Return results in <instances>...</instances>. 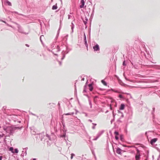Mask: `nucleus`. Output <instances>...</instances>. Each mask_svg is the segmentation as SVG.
I'll use <instances>...</instances> for the list:
<instances>
[{
	"instance_id": "obj_29",
	"label": "nucleus",
	"mask_w": 160,
	"mask_h": 160,
	"mask_svg": "<svg viewBox=\"0 0 160 160\" xmlns=\"http://www.w3.org/2000/svg\"><path fill=\"white\" fill-rule=\"evenodd\" d=\"M57 52H59L60 51V47L58 45L57 47Z\"/></svg>"
},
{
	"instance_id": "obj_8",
	"label": "nucleus",
	"mask_w": 160,
	"mask_h": 160,
	"mask_svg": "<svg viewBox=\"0 0 160 160\" xmlns=\"http://www.w3.org/2000/svg\"><path fill=\"white\" fill-rule=\"evenodd\" d=\"M85 2L84 0H81L80 2V5L79 7L81 8H83L84 7Z\"/></svg>"
},
{
	"instance_id": "obj_42",
	"label": "nucleus",
	"mask_w": 160,
	"mask_h": 160,
	"mask_svg": "<svg viewBox=\"0 0 160 160\" xmlns=\"http://www.w3.org/2000/svg\"><path fill=\"white\" fill-rule=\"evenodd\" d=\"M123 94H127V95H130V98H132V96H131V94H130V93H124V92H123Z\"/></svg>"
},
{
	"instance_id": "obj_5",
	"label": "nucleus",
	"mask_w": 160,
	"mask_h": 160,
	"mask_svg": "<svg viewBox=\"0 0 160 160\" xmlns=\"http://www.w3.org/2000/svg\"><path fill=\"white\" fill-rule=\"evenodd\" d=\"M60 27L59 28V29H58V32L59 31V30L60 29V26H61V21H62V20L63 19L62 18L61 19V16H62V15H64V11L63 10H61L60 11Z\"/></svg>"
},
{
	"instance_id": "obj_25",
	"label": "nucleus",
	"mask_w": 160,
	"mask_h": 160,
	"mask_svg": "<svg viewBox=\"0 0 160 160\" xmlns=\"http://www.w3.org/2000/svg\"><path fill=\"white\" fill-rule=\"evenodd\" d=\"M94 8H93L92 12V13L91 15V17H90L91 18L92 17H93V16L94 15Z\"/></svg>"
},
{
	"instance_id": "obj_26",
	"label": "nucleus",
	"mask_w": 160,
	"mask_h": 160,
	"mask_svg": "<svg viewBox=\"0 0 160 160\" xmlns=\"http://www.w3.org/2000/svg\"><path fill=\"white\" fill-rule=\"evenodd\" d=\"M113 91L116 93H123V92H120L118 90H113Z\"/></svg>"
},
{
	"instance_id": "obj_20",
	"label": "nucleus",
	"mask_w": 160,
	"mask_h": 160,
	"mask_svg": "<svg viewBox=\"0 0 160 160\" xmlns=\"http://www.w3.org/2000/svg\"><path fill=\"white\" fill-rule=\"evenodd\" d=\"M84 44L86 47L88 48V44L87 42V40L86 39H84Z\"/></svg>"
},
{
	"instance_id": "obj_19",
	"label": "nucleus",
	"mask_w": 160,
	"mask_h": 160,
	"mask_svg": "<svg viewBox=\"0 0 160 160\" xmlns=\"http://www.w3.org/2000/svg\"><path fill=\"white\" fill-rule=\"evenodd\" d=\"M120 139L121 141H123V135L121 134L120 136Z\"/></svg>"
},
{
	"instance_id": "obj_48",
	"label": "nucleus",
	"mask_w": 160,
	"mask_h": 160,
	"mask_svg": "<svg viewBox=\"0 0 160 160\" xmlns=\"http://www.w3.org/2000/svg\"><path fill=\"white\" fill-rule=\"evenodd\" d=\"M6 106H3L2 107V110H3V109H4V110H6Z\"/></svg>"
},
{
	"instance_id": "obj_10",
	"label": "nucleus",
	"mask_w": 160,
	"mask_h": 160,
	"mask_svg": "<svg viewBox=\"0 0 160 160\" xmlns=\"http://www.w3.org/2000/svg\"><path fill=\"white\" fill-rule=\"evenodd\" d=\"M125 107V104L123 103H122L121 104L119 109L120 110H123L124 109Z\"/></svg>"
},
{
	"instance_id": "obj_50",
	"label": "nucleus",
	"mask_w": 160,
	"mask_h": 160,
	"mask_svg": "<svg viewBox=\"0 0 160 160\" xmlns=\"http://www.w3.org/2000/svg\"><path fill=\"white\" fill-rule=\"evenodd\" d=\"M58 62H59V64L60 65H62V62L61 61H58Z\"/></svg>"
},
{
	"instance_id": "obj_60",
	"label": "nucleus",
	"mask_w": 160,
	"mask_h": 160,
	"mask_svg": "<svg viewBox=\"0 0 160 160\" xmlns=\"http://www.w3.org/2000/svg\"><path fill=\"white\" fill-rule=\"evenodd\" d=\"M2 156H0V160H2Z\"/></svg>"
},
{
	"instance_id": "obj_3",
	"label": "nucleus",
	"mask_w": 160,
	"mask_h": 160,
	"mask_svg": "<svg viewBox=\"0 0 160 160\" xmlns=\"http://www.w3.org/2000/svg\"><path fill=\"white\" fill-rule=\"evenodd\" d=\"M66 51H64V50H63L61 53V55H62V57L61 59V60H62L65 58L66 54L68 53L71 50V49H70L68 48V46H66Z\"/></svg>"
},
{
	"instance_id": "obj_21",
	"label": "nucleus",
	"mask_w": 160,
	"mask_h": 160,
	"mask_svg": "<svg viewBox=\"0 0 160 160\" xmlns=\"http://www.w3.org/2000/svg\"><path fill=\"white\" fill-rule=\"evenodd\" d=\"M18 152V148H15L14 149V152H13V153H17Z\"/></svg>"
},
{
	"instance_id": "obj_24",
	"label": "nucleus",
	"mask_w": 160,
	"mask_h": 160,
	"mask_svg": "<svg viewBox=\"0 0 160 160\" xmlns=\"http://www.w3.org/2000/svg\"><path fill=\"white\" fill-rule=\"evenodd\" d=\"M8 128V127L7 126H3L2 127V128H3V129L5 131V132H6L7 130V128Z\"/></svg>"
},
{
	"instance_id": "obj_53",
	"label": "nucleus",
	"mask_w": 160,
	"mask_h": 160,
	"mask_svg": "<svg viewBox=\"0 0 160 160\" xmlns=\"http://www.w3.org/2000/svg\"><path fill=\"white\" fill-rule=\"evenodd\" d=\"M65 135H66V133H65L63 135H62L61 137H63V138H64V137H65Z\"/></svg>"
},
{
	"instance_id": "obj_54",
	"label": "nucleus",
	"mask_w": 160,
	"mask_h": 160,
	"mask_svg": "<svg viewBox=\"0 0 160 160\" xmlns=\"http://www.w3.org/2000/svg\"><path fill=\"white\" fill-rule=\"evenodd\" d=\"M84 95H85V96H87L88 98H88H89V97L88 96V95L85 94H84Z\"/></svg>"
},
{
	"instance_id": "obj_12",
	"label": "nucleus",
	"mask_w": 160,
	"mask_h": 160,
	"mask_svg": "<svg viewBox=\"0 0 160 160\" xmlns=\"http://www.w3.org/2000/svg\"><path fill=\"white\" fill-rule=\"evenodd\" d=\"M104 132V130H102V131L99 132L97 134V136L99 138L101 136V135Z\"/></svg>"
},
{
	"instance_id": "obj_22",
	"label": "nucleus",
	"mask_w": 160,
	"mask_h": 160,
	"mask_svg": "<svg viewBox=\"0 0 160 160\" xmlns=\"http://www.w3.org/2000/svg\"><path fill=\"white\" fill-rule=\"evenodd\" d=\"M61 122L62 124V125H63V128L64 129H65V124L64 122V121L63 120H62V121H61Z\"/></svg>"
},
{
	"instance_id": "obj_40",
	"label": "nucleus",
	"mask_w": 160,
	"mask_h": 160,
	"mask_svg": "<svg viewBox=\"0 0 160 160\" xmlns=\"http://www.w3.org/2000/svg\"><path fill=\"white\" fill-rule=\"evenodd\" d=\"M4 135H5V134L4 133H2V134H0V138L1 137H3L4 136Z\"/></svg>"
},
{
	"instance_id": "obj_49",
	"label": "nucleus",
	"mask_w": 160,
	"mask_h": 160,
	"mask_svg": "<svg viewBox=\"0 0 160 160\" xmlns=\"http://www.w3.org/2000/svg\"><path fill=\"white\" fill-rule=\"evenodd\" d=\"M86 39V36L85 33H84V39Z\"/></svg>"
},
{
	"instance_id": "obj_31",
	"label": "nucleus",
	"mask_w": 160,
	"mask_h": 160,
	"mask_svg": "<svg viewBox=\"0 0 160 160\" xmlns=\"http://www.w3.org/2000/svg\"><path fill=\"white\" fill-rule=\"evenodd\" d=\"M75 156V154L74 153H72L71 154V158H70L71 159H72L73 158V156Z\"/></svg>"
},
{
	"instance_id": "obj_39",
	"label": "nucleus",
	"mask_w": 160,
	"mask_h": 160,
	"mask_svg": "<svg viewBox=\"0 0 160 160\" xmlns=\"http://www.w3.org/2000/svg\"><path fill=\"white\" fill-rule=\"evenodd\" d=\"M42 37H44V36L43 35H42L40 37V41L42 42V41L41 39V38H42Z\"/></svg>"
},
{
	"instance_id": "obj_33",
	"label": "nucleus",
	"mask_w": 160,
	"mask_h": 160,
	"mask_svg": "<svg viewBox=\"0 0 160 160\" xmlns=\"http://www.w3.org/2000/svg\"><path fill=\"white\" fill-rule=\"evenodd\" d=\"M122 65L124 66H126V61L125 60H124L122 62Z\"/></svg>"
},
{
	"instance_id": "obj_46",
	"label": "nucleus",
	"mask_w": 160,
	"mask_h": 160,
	"mask_svg": "<svg viewBox=\"0 0 160 160\" xmlns=\"http://www.w3.org/2000/svg\"><path fill=\"white\" fill-rule=\"evenodd\" d=\"M47 144L48 145V146H50L51 144L49 142V141H47Z\"/></svg>"
},
{
	"instance_id": "obj_16",
	"label": "nucleus",
	"mask_w": 160,
	"mask_h": 160,
	"mask_svg": "<svg viewBox=\"0 0 160 160\" xmlns=\"http://www.w3.org/2000/svg\"><path fill=\"white\" fill-rule=\"evenodd\" d=\"M5 3L6 4H8V5L9 6H12V4H11V2H9L8 0H6L5 2Z\"/></svg>"
},
{
	"instance_id": "obj_30",
	"label": "nucleus",
	"mask_w": 160,
	"mask_h": 160,
	"mask_svg": "<svg viewBox=\"0 0 160 160\" xmlns=\"http://www.w3.org/2000/svg\"><path fill=\"white\" fill-rule=\"evenodd\" d=\"M51 52L53 53L56 56H58V54H55V53H54V48L52 49L51 51Z\"/></svg>"
},
{
	"instance_id": "obj_28",
	"label": "nucleus",
	"mask_w": 160,
	"mask_h": 160,
	"mask_svg": "<svg viewBox=\"0 0 160 160\" xmlns=\"http://www.w3.org/2000/svg\"><path fill=\"white\" fill-rule=\"evenodd\" d=\"M114 134L115 135V136H118L119 135V132L117 131H115L114 132Z\"/></svg>"
},
{
	"instance_id": "obj_11",
	"label": "nucleus",
	"mask_w": 160,
	"mask_h": 160,
	"mask_svg": "<svg viewBox=\"0 0 160 160\" xmlns=\"http://www.w3.org/2000/svg\"><path fill=\"white\" fill-rule=\"evenodd\" d=\"M88 87L89 90L90 91H92L93 89V84L90 83L88 85Z\"/></svg>"
},
{
	"instance_id": "obj_7",
	"label": "nucleus",
	"mask_w": 160,
	"mask_h": 160,
	"mask_svg": "<svg viewBox=\"0 0 160 160\" xmlns=\"http://www.w3.org/2000/svg\"><path fill=\"white\" fill-rule=\"evenodd\" d=\"M158 140V138H155L151 139L150 142V144L151 145H153L154 143H155Z\"/></svg>"
},
{
	"instance_id": "obj_23",
	"label": "nucleus",
	"mask_w": 160,
	"mask_h": 160,
	"mask_svg": "<svg viewBox=\"0 0 160 160\" xmlns=\"http://www.w3.org/2000/svg\"><path fill=\"white\" fill-rule=\"evenodd\" d=\"M130 62L132 64V65L134 66L135 67L136 65V64L134 62H133V61L132 60V61H130Z\"/></svg>"
},
{
	"instance_id": "obj_36",
	"label": "nucleus",
	"mask_w": 160,
	"mask_h": 160,
	"mask_svg": "<svg viewBox=\"0 0 160 160\" xmlns=\"http://www.w3.org/2000/svg\"><path fill=\"white\" fill-rule=\"evenodd\" d=\"M30 114H31L32 115H33V116H37V118H38V116H37L35 114H34L33 113H32V112H30Z\"/></svg>"
},
{
	"instance_id": "obj_6",
	"label": "nucleus",
	"mask_w": 160,
	"mask_h": 160,
	"mask_svg": "<svg viewBox=\"0 0 160 160\" xmlns=\"http://www.w3.org/2000/svg\"><path fill=\"white\" fill-rule=\"evenodd\" d=\"M93 49L94 51H99L100 50V48L99 45L96 43V45H94L93 47Z\"/></svg>"
},
{
	"instance_id": "obj_37",
	"label": "nucleus",
	"mask_w": 160,
	"mask_h": 160,
	"mask_svg": "<svg viewBox=\"0 0 160 160\" xmlns=\"http://www.w3.org/2000/svg\"><path fill=\"white\" fill-rule=\"evenodd\" d=\"M73 114H74V113H73V112L71 113H66V115H72Z\"/></svg>"
},
{
	"instance_id": "obj_27",
	"label": "nucleus",
	"mask_w": 160,
	"mask_h": 160,
	"mask_svg": "<svg viewBox=\"0 0 160 160\" xmlns=\"http://www.w3.org/2000/svg\"><path fill=\"white\" fill-rule=\"evenodd\" d=\"M118 97L120 98V99H123L124 97L121 94H119L118 95Z\"/></svg>"
},
{
	"instance_id": "obj_64",
	"label": "nucleus",
	"mask_w": 160,
	"mask_h": 160,
	"mask_svg": "<svg viewBox=\"0 0 160 160\" xmlns=\"http://www.w3.org/2000/svg\"><path fill=\"white\" fill-rule=\"evenodd\" d=\"M92 128L93 129H94L95 128V126H93L92 127Z\"/></svg>"
},
{
	"instance_id": "obj_4",
	"label": "nucleus",
	"mask_w": 160,
	"mask_h": 160,
	"mask_svg": "<svg viewBox=\"0 0 160 160\" xmlns=\"http://www.w3.org/2000/svg\"><path fill=\"white\" fill-rule=\"evenodd\" d=\"M136 148L137 152L135 156V160H140L141 157L140 151L136 147Z\"/></svg>"
},
{
	"instance_id": "obj_17",
	"label": "nucleus",
	"mask_w": 160,
	"mask_h": 160,
	"mask_svg": "<svg viewBox=\"0 0 160 160\" xmlns=\"http://www.w3.org/2000/svg\"><path fill=\"white\" fill-rule=\"evenodd\" d=\"M101 82L104 85H107V83L104 80H101Z\"/></svg>"
},
{
	"instance_id": "obj_35",
	"label": "nucleus",
	"mask_w": 160,
	"mask_h": 160,
	"mask_svg": "<svg viewBox=\"0 0 160 160\" xmlns=\"http://www.w3.org/2000/svg\"><path fill=\"white\" fill-rule=\"evenodd\" d=\"M156 67V68L158 69H160V66H157L156 65H155Z\"/></svg>"
},
{
	"instance_id": "obj_1",
	"label": "nucleus",
	"mask_w": 160,
	"mask_h": 160,
	"mask_svg": "<svg viewBox=\"0 0 160 160\" xmlns=\"http://www.w3.org/2000/svg\"><path fill=\"white\" fill-rule=\"evenodd\" d=\"M7 130L6 132L9 133V135L6 136V137L9 136L10 135H13V133L15 130V128L11 126H8Z\"/></svg>"
},
{
	"instance_id": "obj_15",
	"label": "nucleus",
	"mask_w": 160,
	"mask_h": 160,
	"mask_svg": "<svg viewBox=\"0 0 160 160\" xmlns=\"http://www.w3.org/2000/svg\"><path fill=\"white\" fill-rule=\"evenodd\" d=\"M58 8V7L57 6V3H56L55 5H54L52 6V10H56Z\"/></svg>"
},
{
	"instance_id": "obj_59",
	"label": "nucleus",
	"mask_w": 160,
	"mask_h": 160,
	"mask_svg": "<svg viewBox=\"0 0 160 160\" xmlns=\"http://www.w3.org/2000/svg\"><path fill=\"white\" fill-rule=\"evenodd\" d=\"M98 98V96H95L94 97V99H95V98Z\"/></svg>"
},
{
	"instance_id": "obj_18",
	"label": "nucleus",
	"mask_w": 160,
	"mask_h": 160,
	"mask_svg": "<svg viewBox=\"0 0 160 160\" xmlns=\"http://www.w3.org/2000/svg\"><path fill=\"white\" fill-rule=\"evenodd\" d=\"M88 102H89V104L90 105V107L91 108H92V104L91 101L90 100V98H88Z\"/></svg>"
},
{
	"instance_id": "obj_62",
	"label": "nucleus",
	"mask_w": 160,
	"mask_h": 160,
	"mask_svg": "<svg viewBox=\"0 0 160 160\" xmlns=\"http://www.w3.org/2000/svg\"><path fill=\"white\" fill-rule=\"evenodd\" d=\"M88 121H89V122H92V120H91V119H89V120H88Z\"/></svg>"
},
{
	"instance_id": "obj_61",
	"label": "nucleus",
	"mask_w": 160,
	"mask_h": 160,
	"mask_svg": "<svg viewBox=\"0 0 160 160\" xmlns=\"http://www.w3.org/2000/svg\"><path fill=\"white\" fill-rule=\"evenodd\" d=\"M154 112H155V111H152V115H153V114H154Z\"/></svg>"
},
{
	"instance_id": "obj_2",
	"label": "nucleus",
	"mask_w": 160,
	"mask_h": 160,
	"mask_svg": "<svg viewBox=\"0 0 160 160\" xmlns=\"http://www.w3.org/2000/svg\"><path fill=\"white\" fill-rule=\"evenodd\" d=\"M46 136L50 141H55L57 139V137L53 132L51 133L50 135L46 133Z\"/></svg>"
},
{
	"instance_id": "obj_9",
	"label": "nucleus",
	"mask_w": 160,
	"mask_h": 160,
	"mask_svg": "<svg viewBox=\"0 0 160 160\" xmlns=\"http://www.w3.org/2000/svg\"><path fill=\"white\" fill-rule=\"evenodd\" d=\"M122 151H123L122 150L121 148H118L116 150V152L117 153L119 154H121V152Z\"/></svg>"
},
{
	"instance_id": "obj_55",
	"label": "nucleus",
	"mask_w": 160,
	"mask_h": 160,
	"mask_svg": "<svg viewBox=\"0 0 160 160\" xmlns=\"http://www.w3.org/2000/svg\"><path fill=\"white\" fill-rule=\"evenodd\" d=\"M28 149V147L25 148H23V150H25V151H27V150Z\"/></svg>"
},
{
	"instance_id": "obj_57",
	"label": "nucleus",
	"mask_w": 160,
	"mask_h": 160,
	"mask_svg": "<svg viewBox=\"0 0 160 160\" xmlns=\"http://www.w3.org/2000/svg\"><path fill=\"white\" fill-rule=\"evenodd\" d=\"M112 114H113V118L115 119V115L114 114V112H113Z\"/></svg>"
},
{
	"instance_id": "obj_58",
	"label": "nucleus",
	"mask_w": 160,
	"mask_h": 160,
	"mask_svg": "<svg viewBox=\"0 0 160 160\" xmlns=\"http://www.w3.org/2000/svg\"><path fill=\"white\" fill-rule=\"evenodd\" d=\"M24 154L25 155H27V151H25V152Z\"/></svg>"
},
{
	"instance_id": "obj_43",
	"label": "nucleus",
	"mask_w": 160,
	"mask_h": 160,
	"mask_svg": "<svg viewBox=\"0 0 160 160\" xmlns=\"http://www.w3.org/2000/svg\"><path fill=\"white\" fill-rule=\"evenodd\" d=\"M115 138L116 140H118L119 139V137L118 136H115Z\"/></svg>"
},
{
	"instance_id": "obj_38",
	"label": "nucleus",
	"mask_w": 160,
	"mask_h": 160,
	"mask_svg": "<svg viewBox=\"0 0 160 160\" xmlns=\"http://www.w3.org/2000/svg\"><path fill=\"white\" fill-rule=\"evenodd\" d=\"M121 122L122 121L120 120V118H119L117 120V122L119 124L120 122Z\"/></svg>"
},
{
	"instance_id": "obj_32",
	"label": "nucleus",
	"mask_w": 160,
	"mask_h": 160,
	"mask_svg": "<svg viewBox=\"0 0 160 160\" xmlns=\"http://www.w3.org/2000/svg\"><path fill=\"white\" fill-rule=\"evenodd\" d=\"M10 150L13 153V147H10Z\"/></svg>"
},
{
	"instance_id": "obj_34",
	"label": "nucleus",
	"mask_w": 160,
	"mask_h": 160,
	"mask_svg": "<svg viewBox=\"0 0 160 160\" xmlns=\"http://www.w3.org/2000/svg\"><path fill=\"white\" fill-rule=\"evenodd\" d=\"M0 21H1V22L5 23V24H6L7 25L9 26L8 24L7 23V22H6V21H3V20H0Z\"/></svg>"
},
{
	"instance_id": "obj_41",
	"label": "nucleus",
	"mask_w": 160,
	"mask_h": 160,
	"mask_svg": "<svg viewBox=\"0 0 160 160\" xmlns=\"http://www.w3.org/2000/svg\"><path fill=\"white\" fill-rule=\"evenodd\" d=\"M83 23H84V24L85 25H86L87 24V21H85L83 20Z\"/></svg>"
},
{
	"instance_id": "obj_47",
	"label": "nucleus",
	"mask_w": 160,
	"mask_h": 160,
	"mask_svg": "<svg viewBox=\"0 0 160 160\" xmlns=\"http://www.w3.org/2000/svg\"><path fill=\"white\" fill-rule=\"evenodd\" d=\"M155 148L158 152H160V149L156 147H155Z\"/></svg>"
},
{
	"instance_id": "obj_63",
	"label": "nucleus",
	"mask_w": 160,
	"mask_h": 160,
	"mask_svg": "<svg viewBox=\"0 0 160 160\" xmlns=\"http://www.w3.org/2000/svg\"><path fill=\"white\" fill-rule=\"evenodd\" d=\"M24 154L22 153L21 155V156H22L23 157L24 156Z\"/></svg>"
},
{
	"instance_id": "obj_14",
	"label": "nucleus",
	"mask_w": 160,
	"mask_h": 160,
	"mask_svg": "<svg viewBox=\"0 0 160 160\" xmlns=\"http://www.w3.org/2000/svg\"><path fill=\"white\" fill-rule=\"evenodd\" d=\"M71 29H72V32H72V33L73 32V29L74 28V25L73 23L72 22V23H71Z\"/></svg>"
},
{
	"instance_id": "obj_13",
	"label": "nucleus",
	"mask_w": 160,
	"mask_h": 160,
	"mask_svg": "<svg viewBox=\"0 0 160 160\" xmlns=\"http://www.w3.org/2000/svg\"><path fill=\"white\" fill-rule=\"evenodd\" d=\"M87 82H87L86 84H85V85H84V89H83V93H85V92H87L86 91V89H87Z\"/></svg>"
},
{
	"instance_id": "obj_51",
	"label": "nucleus",
	"mask_w": 160,
	"mask_h": 160,
	"mask_svg": "<svg viewBox=\"0 0 160 160\" xmlns=\"http://www.w3.org/2000/svg\"><path fill=\"white\" fill-rule=\"evenodd\" d=\"M68 19H70L72 17V16L71 15H68Z\"/></svg>"
},
{
	"instance_id": "obj_45",
	"label": "nucleus",
	"mask_w": 160,
	"mask_h": 160,
	"mask_svg": "<svg viewBox=\"0 0 160 160\" xmlns=\"http://www.w3.org/2000/svg\"><path fill=\"white\" fill-rule=\"evenodd\" d=\"M99 138L97 136H96V137L94 138V139H93V140H94V141H95V140H97V139L98 138Z\"/></svg>"
},
{
	"instance_id": "obj_56",
	"label": "nucleus",
	"mask_w": 160,
	"mask_h": 160,
	"mask_svg": "<svg viewBox=\"0 0 160 160\" xmlns=\"http://www.w3.org/2000/svg\"><path fill=\"white\" fill-rule=\"evenodd\" d=\"M85 20H86V21H88V19L86 17H85Z\"/></svg>"
},
{
	"instance_id": "obj_52",
	"label": "nucleus",
	"mask_w": 160,
	"mask_h": 160,
	"mask_svg": "<svg viewBox=\"0 0 160 160\" xmlns=\"http://www.w3.org/2000/svg\"><path fill=\"white\" fill-rule=\"evenodd\" d=\"M114 120V119L113 118V119H112L111 121V123L112 124V122H113V121Z\"/></svg>"
},
{
	"instance_id": "obj_44",
	"label": "nucleus",
	"mask_w": 160,
	"mask_h": 160,
	"mask_svg": "<svg viewBox=\"0 0 160 160\" xmlns=\"http://www.w3.org/2000/svg\"><path fill=\"white\" fill-rule=\"evenodd\" d=\"M13 128H15V130L17 129H21V128L20 127H13Z\"/></svg>"
}]
</instances>
